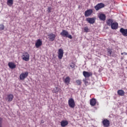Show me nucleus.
Returning a JSON list of instances; mask_svg holds the SVG:
<instances>
[{
    "mask_svg": "<svg viewBox=\"0 0 127 127\" xmlns=\"http://www.w3.org/2000/svg\"><path fill=\"white\" fill-rule=\"evenodd\" d=\"M48 36L50 41H54V40H55V38L56 37V36L55 35V34L52 33L48 35Z\"/></svg>",
    "mask_w": 127,
    "mask_h": 127,
    "instance_id": "obj_5",
    "label": "nucleus"
},
{
    "mask_svg": "<svg viewBox=\"0 0 127 127\" xmlns=\"http://www.w3.org/2000/svg\"><path fill=\"white\" fill-rule=\"evenodd\" d=\"M90 104L91 106H92V107L96 106V99L95 98L91 99L90 101Z\"/></svg>",
    "mask_w": 127,
    "mask_h": 127,
    "instance_id": "obj_16",
    "label": "nucleus"
},
{
    "mask_svg": "<svg viewBox=\"0 0 127 127\" xmlns=\"http://www.w3.org/2000/svg\"><path fill=\"white\" fill-rule=\"evenodd\" d=\"M106 23H107V25H108L109 26H111L112 25V24H113V19H108Z\"/></svg>",
    "mask_w": 127,
    "mask_h": 127,
    "instance_id": "obj_19",
    "label": "nucleus"
},
{
    "mask_svg": "<svg viewBox=\"0 0 127 127\" xmlns=\"http://www.w3.org/2000/svg\"><path fill=\"white\" fill-rule=\"evenodd\" d=\"M41 45H42V41H41L40 39L37 40V42L35 43V46L36 48H39Z\"/></svg>",
    "mask_w": 127,
    "mask_h": 127,
    "instance_id": "obj_10",
    "label": "nucleus"
},
{
    "mask_svg": "<svg viewBox=\"0 0 127 127\" xmlns=\"http://www.w3.org/2000/svg\"><path fill=\"white\" fill-rule=\"evenodd\" d=\"M112 29H117L118 24L117 23H113L111 25Z\"/></svg>",
    "mask_w": 127,
    "mask_h": 127,
    "instance_id": "obj_17",
    "label": "nucleus"
},
{
    "mask_svg": "<svg viewBox=\"0 0 127 127\" xmlns=\"http://www.w3.org/2000/svg\"><path fill=\"white\" fill-rule=\"evenodd\" d=\"M93 13V10L92 9H88L85 11V16L86 17H88V16H90L91 14Z\"/></svg>",
    "mask_w": 127,
    "mask_h": 127,
    "instance_id": "obj_9",
    "label": "nucleus"
},
{
    "mask_svg": "<svg viewBox=\"0 0 127 127\" xmlns=\"http://www.w3.org/2000/svg\"><path fill=\"white\" fill-rule=\"evenodd\" d=\"M63 54H64V51L63 50L60 49L59 50V53H58V58L59 59H62L63 58Z\"/></svg>",
    "mask_w": 127,
    "mask_h": 127,
    "instance_id": "obj_7",
    "label": "nucleus"
},
{
    "mask_svg": "<svg viewBox=\"0 0 127 127\" xmlns=\"http://www.w3.org/2000/svg\"><path fill=\"white\" fill-rule=\"evenodd\" d=\"M51 7H48L47 11L49 12V13H50V12H51Z\"/></svg>",
    "mask_w": 127,
    "mask_h": 127,
    "instance_id": "obj_31",
    "label": "nucleus"
},
{
    "mask_svg": "<svg viewBox=\"0 0 127 127\" xmlns=\"http://www.w3.org/2000/svg\"><path fill=\"white\" fill-rule=\"evenodd\" d=\"M103 7H105V4L103 3H98L94 6V8H95L96 10H99V9H101V8H103Z\"/></svg>",
    "mask_w": 127,
    "mask_h": 127,
    "instance_id": "obj_4",
    "label": "nucleus"
},
{
    "mask_svg": "<svg viewBox=\"0 0 127 127\" xmlns=\"http://www.w3.org/2000/svg\"><path fill=\"white\" fill-rule=\"evenodd\" d=\"M98 17L100 20L105 21L106 20V15L105 14H100L98 15Z\"/></svg>",
    "mask_w": 127,
    "mask_h": 127,
    "instance_id": "obj_13",
    "label": "nucleus"
},
{
    "mask_svg": "<svg viewBox=\"0 0 127 127\" xmlns=\"http://www.w3.org/2000/svg\"><path fill=\"white\" fill-rule=\"evenodd\" d=\"M7 3L8 5H12L13 4V0H8Z\"/></svg>",
    "mask_w": 127,
    "mask_h": 127,
    "instance_id": "obj_24",
    "label": "nucleus"
},
{
    "mask_svg": "<svg viewBox=\"0 0 127 127\" xmlns=\"http://www.w3.org/2000/svg\"><path fill=\"white\" fill-rule=\"evenodd\" d=\"M61 35H62V36H63V37H67L69 39H72V35L70 34H69V33L68 32V31L65 30H63L62 31V32L61 33Z\"/></svg>",
    "mask_w": 127,
    "mask_h": 127,
    "instance_id": "obj_1",
    "label": "nucleus"
},
{
    "mask_svg": "<svg viewBox=\"0 0 127 127\" xmlns=\"http://www.w3.org/2000/svg\"><path fill=\"white\" fill-rule=\"evenodd\" d=\"M22 58L23 60L27 62V61H29V54L27 53V52H25L23 54L22 56Z\"/></svg>",
    "mask_w": 127,
    "mask_h": 127,
    "instance_id": "obj_3",
    "label": "nucleus"
},
{
    "mask_svg": "<svg viewBox=\"0 0 127 127\" xmlns=\"http://www.w3.org/2000/svg\"><path fill=\"white\" fill-rule=\"evenodd\" d=\"M113 53V51L111 49H108L107 50V55L108 56H112V53Z\"/></svg>",
    "mask_w": 127,
    "mask_h": 127,
    "instance_id": "obj_23",
    "label": "nucleus"
},
{
    "mask_svg": "<svg viewBox=\"0 0 127 127\" xmlns=\"http://www.w3.org/2000/svg\"><path fill=\"white\" fill-rule=\"evenodd\" d=\"M84 32H89V28L88 27H85L84 28Z\"/></svg>",
    "mask_w": 127,
    "mask_h": 127,
    "instance_id": "obj_30",
    "label": "nucleus"
},
{
    "mask_svg": "<svg viewBox=\"0 0 127 127\" xmlns=\"http://www.w3.org/2000/svg\"><path fill=\"white\" fill-rule=\"evenodd\" d=\"M69 82H70V78L66 77L64 80V83H65V84H68V83H69Z\"/></svg>",
    "mask_w": 127,
    "mask_h": 127,
    "instance_id": "obj_25",
    "label": "nucleus"
},
{
    "mask_svg": "<svg viewBox=\"0 0 127 127\" xmlns=\"http://www.w3.org/2000/svg\"><path fill=\"white\" fill-rule=\"evenodd\" d=\"M103 124L104 127H110V121L107 119L104 120L103 121Z\"/></svg>",
    "mask_w": 127,
    "mask_h": 127,
    "instance_id": "obj_11",
    "label": "nucleus"
},
{
    "mask_svg": "<svg viewBox=\"0 0 127 127\" xmlns=\"http://www.w3.org/2000/svg\"><path fill=\"white\" fill-rule=\"evenodd\" d=\"M62 127H66L68 125V122L66 121H63L61 123Z\"/></svg>",
    "mask_w": 127,
    "mask_h": 127,
    "instance_id": "obj_20",
    "label": "nucleus"
},
{
    "mask_svg": "<svg viewBox=\"0 0 127 127\" xmlns=\"http://www.w3.org/2000/svg\"><path fill=\"white\" fill-rule=\"evenodd\" d=\"M83 81L84 82L85 85H86V86H88V85H89V82L87 81V79L85 78L83 80Z\"/></svg>",
    "mask_w": 127,
    "mask_h": 127,
    "instance_id": "obj_26",
    "label": "nucleus"
},
{
    "mask_svg": "<svg viewBox=\"0 0 127 127\" xmlns=\"http://www.w3.org/2000/svg\"><path fill=\"white\" fill-rule=\"evenodd\" d=\"M28 76V72H25L24 73H22L20 75L19 78L20 80H24L25 78H26Z\"/></svg>",
    "mask_w": 127,
    "mask_h": 127,
    "instance_id": "obj_6",
    "label": "nucleus"
},
{
    "mask_svg": "<svg viewBox=\"0 0 127 127\" xmlns=\"http://www.w3.org/2000/svg\"><path fill=\"white\" fill-rule=\"evenodd\" d=\"M70 66L72 68H75V64H71Z\"/></svg>",
    "mask_w": 127,
    "mask_h": 127,
    "instance_id": "obj_32",
    "label": "nucleus"
},
{
    "mask_svg": "<svg viewBox=\"0 0 127 127\" xmlns=\"http://www.w3.org/2000/svg\"><path fill=\"white\" fill-rule=\"evenodd\" d=\"M83 76H84L85 78H88V77H90L91 75H92V73L88 72V71H84L83 72Z\"/></svg>",
    "mask_w": 127,
    "mask_h": 127,
    "instance_id": "obj_14",
    "label": "nucleus"
},
{
    "mask_svg": "<svg viewBox=\"0 0 127 127\" xmlns=\"http://www.w3.org/2000/svg\"><path fill=\"white\" fill-rule=\"evenodd\" d=\"M124 54H125V55H127V53H126V52H124V53H121V55H124Z\"/></svg>",
    "mask_w": 127,
    "mask_h": 127,
    "instance_id": "obj_33",
    "label": "nucleus"
},
{
    "mask_svg": "<svg viewBox=\"0 0 127 127\" xmlns=\"http://www.w3.org/2000/svg\"><path fill=\"white\" fill-rule=\"evenodd\" d=\"M6 100H7L8 102H11V101L13 100V95L12 94L8 95L6 98Z\"/></svg>",
    "mask_w": 127,
    "mask_h": 127,
    "instance_id": "obj_15",
    "label": "nucleus"
},
{
    "mask_svg": "<svg viewBox=\"0 0 127 127\" xmlns=\"http://www.w3.org/2000/svg\"><path fill=\"white\" fill-rule=\"evenodd\" d=\"M8 65L9 68H10V69H14V68L16 67V65H15V64H13V63H9L8 64Z\"/></svg>",
    "mask_w": 127,
    "mask_h": 127,
    "instance_id": "obj_18",
    "label": "nucleus"
},
{
    "mask_svg": "<svg viewBox=\"0 0 127 127\" xmlns=\"http://www.w3.org/2000/svg\"><path fill=\"white\" fill-rule=\"evenodd\" d=\"M4 29V25L3 24L0 25V30H3Z\"/></svg>",
    "mask_w": 127,
    "mask_h": 127,
    "instance_id": "obj_27",
    "label": "nucleus"
},
{
    "mask_svg": "<svg viewBox=\"0 0 127 127\" xmlns=\"http://www.w3.org/2000/svg\"><path fill=\"white\" fill-rule=\"evenodd\" d=\"M118 94L119 96H124L125 95V91L123 90H119L118 91Z\"/></svg>",
    "mask_w": 127,
    "mask_h": 127,
    "instance_id": "obj_21",
    "label": "nucleus"
},
{
    "mask_svg": "<svg viewBox=\"0 0 127 127\" xmlns=\"http://www.w3.org/2000/svg\"><path fill=\"white\" fill-rule=\"evenodd\" d=\"M58 92H59V88L56 87L53 90V92L55 93L56 94H58Z\"/></svg>",
    "mask_w": 127,
    "mask_h": 127,
    "instance_id": "obj_22",
    "label": "nucleus"
},
{
    "mask_svg": "<svg viewBox=\"0 0 127 127\" xmlns=\"http://www.w3.org/2000/svg\"><path fill=\"white\" fill-rule=\"evenodd\" d=\"M121 33H122L123 36H127V29H124V28H121L120 30Z\"/></svg>",
    "mask_w": 127,
    "mask_h": 127,
    "instance_id": "obj_8",
    "label": "nucleus"
},
{
    "mask_svg": "<svg viewBox=\"0 0 127 127\" xmlns=\"http://www.w3.org/2000/svg\"><path fill=\"white\" fill-rule=\"evenodd\" d=\"M68 106L71 109L75 108V101L73 98H70L68 100Z\"/></svg>",
    "mask_w": 127,
    "mask_h": 127,
    "instance_id": "obj_2",
    "label": "nucleus"
},
{
    "mask_svg": "<svg viewBox=\"0 0 127 127\" xmlns=\"http://www.w3.org/2000/svg\"><path fill=\"white\" fill-rule=\"evenodd\" d=\"M0 127H2V118H0Z\"/></svg>",
    "mask_w": 127,
    "mask_h": 127,
    "instance_id": "obj_29",
    "label": "nucleus"
},
{
    "mask_svg": "<svg viewBox=\"0 0 127 127\" xmlns=\"http://www.w3.org/2000/svg\"><path fill=\"white\" fill-rule=\"evenodd\" d=\"M76 83L77 85H81L82 84V82H81V80H77Z\"/></svg>",
    "mask_w": 127,
    "mask_h": 127,
    "instance_id": "obj_28",
    "label": "nucleus"
},
{
    "mask_svg": "<svg viewBox=\"0 0 127 127\" xmlns=\"http://www.w3.org/2000/svg\"><path fill=\"white\" fill-rule=\"evenodd\" d=\"M86 21L90 24H94L95 23V18H87Z\"/></svg>",
    "mask_w": 127,
    "mask_h": 127,
    "instance_id": "obj_12",
    "label": "nucleus"
}]
</instances>
